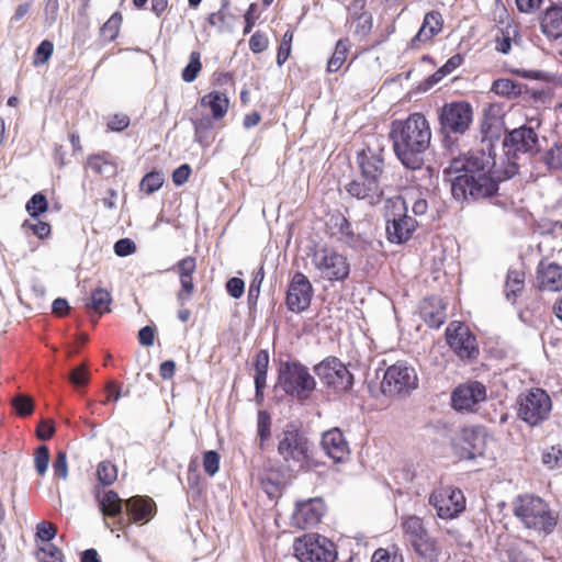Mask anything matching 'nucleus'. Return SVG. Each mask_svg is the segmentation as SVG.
Wrapping results in <instances>:
<instances>
[{"label":"nucleus","instance_id":"nucleus-59","mask_svg":"<svg viewBox=\"0 0 562 562\" xmlns=\"http://www.w3.org/2000/svg\"><path fill=\"white\" fill-rule=\"evenodd\" d=\"M130 125V117L126 114H114L108 121V128L114 132H121Z\"/></svg>","mask_w":562,"mask_h":562},{"label":"nucleus","instance_id":"nucleus-15","mask_svg":"<svg viewBox=\"0 0 562 562\" xmlns=\"http://www.w3.org/2000/svg\"><path fill=\"white\" fill-rule=\"evenodd\" d=\"M493 441V437L484 427H465L461 430L458 442L461 457L465 459L482 457Z\"/></svg>","mask_w":562,"mask_h":562},{"label":"nucleus","instance_id":"nucleus-22","mask_svg":"<svg viewBox=\"0 0 562 562\" xmlns=\"http://www.w3.org/2000/svg\"><path fill=\"white\" fill-rule=\"evenodd\" d=\"M537 286L540 291H561L562 267L553 262L541 261L537 269Z\"/></svg>","mask_w":562,"mask_h":562},{"label":"nucleus","instance_id":"nucleus-7","mask_svg":"<svg viewBox=\"0 0 562 562\" xmlns=\"http://www.w3.org/2000/svg\"><path fill=\"white\" fill-rule=\"evenodd\" d=\"M278 452L290 468L302 470L310 458L308 441L296 429H286L280 438Z\"/></svg>","mask_w":562,"mask_h":562},{"label":"nucleus","instance_id":"nucleus-2","mask_svg":"<svg viewBox=\"0 0 562 562\" xmlns=\"http://www.w3.org/2000/svg\"><path fill=\"white\" fill-rule=\"evenodd\" d=\"M390 137L395 155L404 166L411 169L422 166L431 142L430 125L423 114L413 113L405 120L394 121Z\"/></svg>","mask_w":562,"mask_h":562},{"label":"nucleus","instance_id":"nucleus-5","mask_svg":"<svg viewBox=\"0 0 562 562\" xmlns=\"http://www.w3.org/2000/svg\"><path fill=\"white\" fill-rule=\"evenodd\" d=\"M279 383L286 394L299 400L307 398L316 386L308 369L296 362H288L280 369Z\"/></svg>","mask_w":562,"mask_h":562},{"label":"nucleus","instance_id":"nucleus-27","mask_svg":"<svg viewBox=\"0 0 562 562\" xmlns=\"http://www.w3.org/2000/svg\"><path fill=\"white\" fill-rule=\"evenodd\" d=\"M442 16L439 12H428L423 21V24L414 37V42L426 43L430 41L436 34L441 31Z\"/></svg>","mask_w":562,"mask_h":562},{"label":"nucleus","instance_id":"nucleus-34","mask_svg":"<svg viewBox=\"0 0 562 562\" xmlns=\"http://www.w3.org/2000/svg\"><path fill=\"white\" fill-rule=\"evenodd\" d=\"M100 507L105 516H116L122 512V499L113 491H108L100 499Z\"/></svg>","mask_w":562,"mask_h":562},{"label":"nucleus","instance_id":"nucleus-52","mask_svg":"<svg viewBox=\"0 0 562 562\" xmlns=\"http://www.w3.org/2000/svg\"><path fill=\"white\" fill-rule=\"evenodd\" d=\"M270 425H271L270 415L265 411H259L257 427H258V436L260 437L261 441H265L270 437Z\"/></svg>","mask_w":562,"mask_h":562},{"label":"nucleus","instance_id":"nucleus-39","mask_svg":"<svg viewBox=\"0 0 562 562\" xmlns=\"http://www.w3.org/2000/svg\"><path fill=\"white\" fill-rule=\"evenodd\" d=\"M53 473L57 480L66 481L69 475L68 457L64 450H58L53 461Z\"/></svg>","mask_w":562,"mask_h":562},{"label":"nucleus","instance_id":"nucleus-36","mask_svg":"<svg viewBox=\"0 0 562 562\" xmlns=\"http://www.w3.org/2000/svg\"><path fill=\"white\" fill-rule=\"evenodd\" d=\"M33 461L36 473L40 476H44L48 471L50 462L49 449L44 445L37 447L33 456Z\"/></svg>","mask_w":562,"mask_h":562},{"label":"nucleus","instance_id":"nucleus-11","mask_svg":"<svg viewBox=\"0 0 562 562\" xmlns=\"http://www.w3.org/2000/svg\"><path fill=\"white\" fill-rule=\"evenodd\" d=\"M551 411L550 396L541 389L530 390L521 396L519 416L531 426L544 420Z\"/></svg>","mask_w":562,"mask_h":562},{"label":"nucleus","instance_id":"nucleus-4","mask_svg":"<svg viewBox=\"0 0 562 562\" xmlns=\"http://www.w3.org/2000/svg\"><path fill=\"white\" fill-rule=\"evenodd\" d=\"M312 266L322 279L329 281L345 280L350 270L347 258L330 247L316 248L312 254Z\"/></svg>","mask_w":562,"mask_h":562},{"label":"nucleus","instance_id":"nucleus-20","mask_svg":"<svg viewBox=\"0 0 562 562\" xmlns=\"http://www.w3.org/2000/svg\"><path fill=\"white\" fill-rule=\"evenodd\" d=\"M321 446L324 452L336 463L344 462L350 453L348 442L338 428L325 431L322 436Z\"/></svg>","mask_w":562,"mask_h":562},{"label":"nucleus","instance_id":"nucleus-49","mask_svg":"<svg viewBox=\"0 0 562 562\" xmlns=\"http://www.w3.org/2000/svg\"><path fill=\"white\" fill-rule=\"evenodd\" d=\"M203 468L210 476L215 475L220 469V454L213 450L206 451L203 456Z\"/></svg>","mask_w":562,"mask_h":562},{"label":"nucleus","instance_id":"nucleus-19","mask_svg":"<svg viewBox=\"0 0 562 562\" xmlns=\"http://www.w3.org/2000/svg\"><path fill=\"white\" fill-rule=\"evenodd\" d=\"M325 513V505L321 498H311L299 502L292 514V524L305 529L317 525Z\"/></svg>","mask_w":562,"mask_h":562},{"label":"nucleus","instance_id":"nucleus-28","mask_svg":"<svg viewBox=\"0 0 562 562\" xmlns=\"http://www.w3.org/2000/svg\"><path fill=\"white\" fill-rule=\"evenodd\" d=\"M201 105L210 108L214 120H221L227 113L229 100L221 91H212L201 99Z\"/></svg>","mask_w":562,"mask_h":562},{"label":"nucleus","instance_id":"nucleus-48","mask_svg":"<svg viewBox=\"0 0 562 562\" xmlns=\"http://www.w3.org/2000/svg\"><path fill=\"white\" fill-rule=\"evenodd\" d=\"M12 405L14 406L16 413L21 416H27L32 414L34 409L32 398L26 395H16L14 398H12Z\"/></svg>","mask_w":562,"mask_h":562},{"label":"nucleus","instance_id":"nucleus-26","mask_svg":"<svg viewBox=\"0 0 562 562\" xmlns=\"http://www.w3.org/2000/svg\"><path fill=\"white\" fill-rule=\"evenodd\" d=\"M542 33L551 38L562 37V8L551 7L547 9L540 22Z\"/></svg>","mask_w":562,"mask_h":562},{"label":"nucleus","instance_id":"nucleus-38","mask_svg":"<svg viewBox=\"0 0 562 562\" xmlns=\"http://www.w3.org/2000/svg\"><path fill=\"white\" fill-rule=\"evenodd\" d=\"M164 181L165 178L161 172L151 171L142 179L140 190L147 194H151L161 188Z\"/></svg>","mask_w":562,"mask_h":562},{"label":"nucleus","instance_id":"nucleus-16","mask_svg":"<svg viewBox=\"0 0 562 562\" xmlns=\"http://www.w3.org/2000/svg\"><path fill=\"white\" fill-rule=\"evenodd\" d=\"M540 122L537 119L529 121L528 126H520L513 130L504 139V146L508 153L533 154L539 150L538 135L535 128L539 127Z\"/></svg>","mask_w":562,"mask_h":562},{"label":"nucleus","instance_id":"nucleus-12","mask_svg":"<svg viewBox=\"0 0 562 562\" xmlns=\"http://www.w3.org/2000/svg\"><path fill=\"white\" fill-rule=\"evenodd\" d=\"M315 373L322 382L336 391L351 387L353 378L347 367L337 358H326L315 367Z\"/></svg>","mask_w":562,"mask_h":562},{"label":"nucleus","instance_id":"nucleus-25","mask_svg":"<svg viewBox=\"0 0 562 562\" xmlns=\"http://www.w3.org/2000/svg\"><path fill=\"white\" fill-rule=\"evenodd\" d=\"M130 519L137 524L148 522L156 514V504L149 497L133 496L125 502Z\"/></svg>","mask_w":562,"mask_h":562},{"label":"nucleus","instance_id":"nucleus-43","mask_svg":"<svg viewBox=\"0 0 562 562\" xmlns=\"http://www.w3.org/2000/svg\"><path fill=\"white\" fill-rule=\"evenodd\" d=\"M97 474L103 485H111L117 477V470L111 462L103 461L98 465Z\"/></svg>","mask_w":562,"mask_h":562},{"label":"nucleus","instance_id":"nucleus-10","mask_svg":"<svg viewBox=\"0 0 562 562\" xmlns=\"http://www.w3.org/2000/svg\"><path fill=\"white\" fill-rule=\"evenodd\" d=\"M439 122L446 134H464L473 122V109L467 101H454L440 109Z\"/></svg>","mask_w":562,"mask_h":562},{"label":"nucleus","instance_id":"nucleus-45","mask_svg":"<svg viewBox=\"0 0 562 562\" xmlns=\"http://www.w3.org/2000/svg\"><path fill=\"white\" fill-rule=\"evenodd\" d=\"M87 167L95 173H106L113 171V166L102 155H93L87 159Z\"/></svg>","mask_w":562,"mask_h":562},{"label":"nucleus","instance_id":"nucleus-35","mask_svg":"<svg viewBox=\"0 0 562 562\" xmlns=\"http://www.w3.org/2000/svg\"><path fill=\"white\" fill-rule=\"evenodd\" d=\"M349 45L345 40H339L336 44L335 52L333 56L329 58L327 64V70L329 72L338 71L344 65L347 56Z\"/></svg>","mask_w":562,"mask_h":562},{"label":"nucleus","instance_id":"nucleus-21","mask_svg":"<svg viewBox=\"0 0 562 562\" xmlns=\"http://www.w3.org/2000/svg\"><path fill=\"white\" fill-rule=\"evenodd\" d=\"M181 283V289L177 293V301L180 305H184L186 302L190 300L194 292V283L192 279V274L196 269V260L195 258L188 256L180 260L176 266Z\"/></svg>","mask_w":562,"mask_h":562},{"label":"nucleus","instance_id":"nucleus-44","mask_svg":"<svg viewBox=\"0 0 562 562\" xmlns=\"http://www.w3.org/2000/svg\"><path fill=\"white\" fill-rule=\"evenodd\" d=\"M47 200L42 193L34 194L26 203V211L35 218L38 214L44 213L47 210Z\"/></svg>","mask_w":562,"mask_h":562},{"label":"nucleus","instance_id":"nucleus-1","mask_svg":"<svg viewBox=\"0 0 562 562\" xmlns=\"http://www.w3.org/2000/svg\"><path fill=\"white\" fill-rule=\"evenodd\" d=\"M495 166L494 147L490 139H483L480 149L453 158L443 170L453 198L462 201L469 196H491L497 191L499 181L512 178L518 171L516 162H509L503 172Z\"/></svg>","mask_w":562,"mask_h":562},{"label":"nucleus","instance_id":"nucleus-47","mask_svg":"<svg viewBox=\"0 0 562 562\" xmlns=\"http://www.w3.org/2000/svg\"><path fill=\"white\" fill-rule=\"evenodd\" d=\"M24 229H30L38 238H45L50 234V226L46 222L38 221L36 217L33 221H25L22 225Z\"/></svg>","mask_w":562,"mask_h":562},{"label":"nucleus","instance_id":"nucleus-33","mask_svg":"<svg viewBox=\"0 0 562 562\" xmlns=\"http://www.w3.org/2000/svg\"><path fill=\"white\" fill-rule=\"evenodd\" d=\"M111 302V293L106 289L97 288L92 291L91 296L86 301V306L102 315L110 312Z\"/></svg>","mask_w":562,"mask_h":562},{"label":"nucleus","instance_id":"nucleus-64","mask_svg":"<svg viewBox=\"0 0 562 562\" xmlns=\"http://www.w3.org/2000/svg\"><path fill=\"white\" fill-rule=\"evenodd\" d=\"M268 43L267 36L256 32L249 40V47L254 53H261L267 49Z\"/></svg>","mask_w":562,"mask_h":562},{"label":"nucleus","instance_id":"nucleus-56","mask_svg":"<svg viewBox=\"0 0 562 562\" xmlns=\"http://www.w3.org/2000/svg\"><path fill=\"white\" fill-rule=\"evenodd\" d=\"M542 462L550 469L560 467L562 462V451L555 447H551L543 453Z\"/></svg>","mask_w":562,"mask_h":562},{"label":"nucleus","instance_id":"nucleus-3","mask_svg":"<svg viewBox=\"0 0 562 562\" xmlns=\"http://www.w3.org/2000/svg\"><path fill=\"white\" fill-rule=\"evenodd\" d=\"M513 512L525 528L538 533H551L557 525L555 516L539 496L519 495L513 502Z\"/></svg>","mask_w":562,"mask_h":562},{"label":"nucleus","instance_id":"nucleus-40","mask_svg":"<svg viewBox=\"0 0 562 562\" xmlns=\"http://www.w3.org/2000/svg\"><path fill=\"white\" fill-rule=\"evenodd\" d=\"M122 24V15L116 12L101 27V35L105 41H113L120 31Z\"/></svg>","mask_w":562,"mask_h":562},{"label":"nucleus","instance_id":"nucleus-17","mask_svg":"<svg viewBox=\"0 0 562 562\" xmlns=\"http://www.w3.org/2000/svg\"><path fill=\"white\" fill-rule=\"evenodd\" d=\"M313 286L310 280L301 272L293 276L286 294V305L290 311L300 313L305 311L312 300Z\"/></svg>","mask_w":562,"mask_h":562},{"label":"nucleus","instance_id":"nucleus-13","mask_svg":"<svg viewBox=\"0 0 562 562\" xmlns=\"http://www.w3.org/2000/svg\"><path fill=\"white\" fill-rule=\"evenodd\" d=\"M440 518H453L465 507V498L462 492L452 486L436 488L429 497Z\"/></svg>","mask_w":562,"mask_h":562},{"label":"nucleus","instance_id":"nucleus-6","mask_svg":"<svg viewBox=\"0 0 562 562\" xmlns=\"http://www.w3.org/2000/svg\"><path fill=\"white\" fill-rule=\"evenodd\" d=\"M418 386L415 368L405 362H396L389 367L381 382V390L387 395L408 394Z\"/></svg>","mask_w":562,"mask_h":562},{"label":"nucleus","instance_id":"nucleus-18","mask_svg":"<svg viewBox=\"0 0 562 562\" xmlns=\"http://www.w3.org/2000/svg\"><path fill=\"white\" fill-rule=\"evenodd\" d=\"M486 398L485 386L480 382H469L459 385L452 393V406L457 411H472L474 406Z\"/></svg>","mask_w":562,"mask_h":562},{"label":"nucleus","instance_id":"nucleus-60","mask_svg":"<svg viewBox=\"0 0 562 562\" xmlns=\"http://www.w3.org/2000/svg\"><path fill=\"white\" fill-rule=\"evenodd\" d=\"M225 8L226 5H223L221 10H218L217 12H213L209 16V23L220 31H224L228 25Z\"/></svg>","mask_w":562,"mask_h":562},{"label":"nucleus","instance_id":"nucleus-54","mask_svg":"<svg viewBox=\"0 0 562 562\" xmlns=\"http://www.w3.org/2000/svg\"><path fill=\"white\" fill-rule=\"evenodd\" d=\"M40 551L42 553L38 557L40 562H63V552L54 544L42 548Z\"/></svg>","mask_w":562,"mask_h":562},{"label":"nucleus","instance_id":"nucleus-23","mask_svg":"<svg viewBox=\"0 0 562 562\" xmlns=\"http://www.w3.org/2000/svg\"><path fill=\"white\" fill-rule=\"evenodd\" d=\"M346 190L351 196L364 200L370 205L378 204L383 194L380 183L373 180L368 181L362 177L348 183Z\"/></svg>","mask_w":562,"mask_h":562},{"label":"nucleus","instance_id":"nucleus-51","mask_svg":"<svg viewBox=\"0 0 562 562\" xmlns=\"http://www.w3.org/2000/svg\"><path fill=\"white\" fill-rule=\"evenodd\" d=\"M54 52V45L52 42L45 40L43 41L35 50L34 54V64H45L50 58Z\"/></svg>","mask_w":562,"mask_h":562},{"label":"nucleus","instance_id":"nucleus-14","mask_svg":"<svg viewBox=\"0 0 562 562\" xmlns=\"http://www.w3.org/2000/svg\"><path fill=\"white\" fill-rule=\"evenodd\" d=\"M447 342L453 352L461 359H472L479 353L475 337L467 325L452 322L446 329Z\"/></svg>","mask_w":562,"mask_h":562},{"label":"nucleus","instance_id":"nucleus-24","mask_svg":"<svg viewBox=\"0 0 562 562\" xmlns=\"http://www.w3.org/2000/svg\"><path fill=\"white\" fill-rule=\"evenodd\" d=\"M358 164L363 179L380 183L384 168V161L380 153L370 148L364 149L358 154Z\"/></svg>","mask_w":562,"mask_h":562},{"label":"nucleus","instance_id":"nucleus-57","mask_svg":"<svg viewBox=\"0 0 562 562\" xmlns=\"http://www.w3.org/2000/svg\"><path fill=\"white\" fill-rule=\"evenodd\" d=\"M372 27V15L369 12H362L356 20L355 32L361 36L367 35Z\"/></svg>","mask_w":562,"mask_h":562},{"label":"nucleus","instance_id":"nucleus-55","mask_svg":"<svg viewBox=\"0 0 562 562\" xmlns=\"http://www.w3.org/2000/svg\"><path fill=\"white\" fill-rule=\"evenodd\" d=\"M371 562H403V557L397 554L396 551L391 552L387 549H378L372 557Z\"/></svg>","mask_w":562,"mask_h":562},{"label":"nucleus","instance_id":"nucleus-9","mask_svg":"<svg viewBox=\"0 0 562 562\" xmlns=\"http://www.w3.org/2000/svg\"><path fill=\"white\" fill-rule=\"evenodd\" d=\"M295 557L301 562H334L333 543L318 535H305L294 543Z\"/></svg>","mask_w":562,"mask_h":562},{"label":"nucleus","instance_id":"nucleus-46","mask_svg":"<svg viewBox=\"0 0 562 562\" xmlns=\"http://www.w3.org/2000/svg\"><path fill=\"white\" fill-rule=\"evenodd\" d=\"M423 315H424L425 322L430 327L437 328L440 325H442L446 321V313H445V310L442 306H439V308H437L436 311H432V310L429 311L427 306H424Z\"/></svg>","mask_w":562,"mask_h":562},{"label":"nucleus","instance_id":"nucleus-29","mask_svg":"<svg viewBox=\"0 0 562 562\" xmlns=\"http://www.w3.org/2000/svg\"><path fill=\"white\" fill-rule=\"evenodd\" d=\"M409 544L419 557L430 562L436 561L440 555V549L437 541L428 535V531Z\"/></svg>","mask_w":562,"mask_h":562},{"label":"nucleus","instance_id":"nucleus-30","mask_svg":"<svg viewBox=\"0 0 562 562\" xmlns=\"http://www.w3.org/2000/svg\"><path fill=\"white\" fill-rule=\"evenodd\" d=\"M255 386H256V397L258 400L262 398V391L266 387V379L269 367V355L266 350H260L257 352L255 357Z\"/></svg>","mask_w":562,"mask_h":562},{"label":"nucleus","instance_id":"nucleus-50","mask_svg":"<svg viewBox=\"0 0 562 562\" xmlns=\"http://www.w3.org/2000/svg\"><path fill=\"white\" fill-rule=\"evenodd\" d=\"M292 38L293 34L290 31L285 32L282 37L277 55V64L279 66L283 65L290 56Z\"/></svg>","mask_w":562,"mask_h":562},{"label":"nucleus","instance_id":"nucleus-58","mask_svg":"<svg viewBox=\"0 0 562 562\" xmlns=\"http://www.w3.org/2000/svg\"><path fill=\"white\" fill-rule=\"evenodd\" d=\"M136 251V245L128 238H122L114 245V252L120 257H126Z\"/></svg>","mask_w":562,"mask_h":562},{"label":"nucleus","instance_id":"nucleus-53","mask_svg":"<svg viewBox=\"0 0 562 562\" xmlns=\"http://www.w3.org/2000/svg\"><path fill=\"white\" fill-rule=\"evenodd\" d=\"M56 527L49 521H41L36 526V537L41 541H50L56 536Z\"/></svg>","mask_w":562,"mask_h":562},{"label":"nucleus","instance_id":"nucleus-31","mask_svg":"<svg viewBox=\"0 0 562 562\" xmlns=\"http://www.w3.org/2000/svg\"><path fill=\"white\" fill-rule=\"evenodd\" d=\"M401 527L403 530L404 539L407 543L415 541V539L424 536L427 532L423 520L417 516H403L401 519Z\"/></svg>","mask_w":562,"mask_h":562},{"label":"nucleus","instance_id":"nucleus-41","mask_svg":"<svg viewBox=\"0 0 562 562\" xmlns=\"http://www.w3.org/2000/svg\"><path fill=\"white\" fill-rule=\"evenodd\" d=\"M543 161L549 169L562 168V143H555L543 155Z\"/></svg>","mask_w":562,"mask_h":562},{"label":"nucleus","instance_id":"nucleus-37","mask_svg":"<svg viewBox=\"0 0 562 562\" xmlns=\"http://www.w3.org/2000/svg\"><path fill=\"white\" fill-rule=\"evenodd\" d=\"M201 54L199 52H192L190 55V61L182 70L181 77L186 82H192L196 79L199 72L202 69Z\"/></svg>","mask_w":562,"mask_h":562},{"label":"nucleus","instance_id":"nucleus-62","mask_svg":"<svg viewBox=\"0 0 562 562\" xmlns=\"http://www.w3.org/2000/svg\"><path fill=\"white\" fill-rule=\"evenodd\" d=\"M194 128H195V139L204 144L205 142V133L212 128V121L209 117H203L199 121L194 122Z\"/></svg>","mask_w":562,"mask_h":562},{"label":"nucleus","instance_id":"nucleus-63","mask_svg":"<svg viewBox=\"0 0 562 562\" xmlns=\"http://www.w3.org/2000/svg\"><path fill=\"white\" fill-rule=\"evenodd\" d=\"M228 294L234 299H239L244 294L245 283L239 278H231L226 283Z\"/></svg>","mask_w":562,"mask_h":562},{"label":"nucleus","instance_id":"nucleus-42","mask_svg":"<svg viewBox=\"0 0 562 562\" xmlns=\"http://www.w3.org/2000/svg\"><path fill=\"white\" fill-rule=\"evenodd\" d=\"M492 91L503 97H516L519 93L518 86L510 79H498L493 82Z\"/></svg>","mask_w":562,"mask_h":562},{"label":"nucleus","instance_id":"nucleus-8","mask_svg":"<svg viewBox=\"0 0 562 562\" xmlns=\"http://www.w3.org/2000/svg\"><path fill=\"white\" fill-rule=\"evenodd\" d=\"M393 212L387 215L386 234L391 243L402 244L408 240L416 228V221L407 215L404 199L397 196L389 201Z\"/></svg>","mask_w":562,"mask_h":562},{"label":"nucleus","instance_id":"nucleus-61","mask_svg":"<svg viewBox=\"0 0 562 562\" xmlns=\"http://www.w3.org/2000/svg\"><path fill=\"white\" fill-rule=\"evenodd\" d=\"M69 380L76 385L86 384L89 380L87 366L82 363L75 368L69 374Z\"/></svg>","mask_w":562,"mask_h":562},{"label":"nucleus","instance_id":"nucleus-32","mask_svg":"<svg viewBox=\"0 0 562 562\" xmlns=\"http://www.w3.org/2000/svg\"><path fill=\"white\" fill-rule=\"evenodd\" d=\"M525 288V272L522 269L510 268L505 283V295L509 301H515L518 293Z\"/></svg>","mask_w":562,"mask_h":562}]
</instances>
